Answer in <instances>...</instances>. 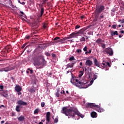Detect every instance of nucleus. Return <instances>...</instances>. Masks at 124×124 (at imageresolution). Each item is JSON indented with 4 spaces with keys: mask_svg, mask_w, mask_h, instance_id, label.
Here are the masks:
<instances>
[{
    "mask_svg": "<svg viewBox=\"0 0 124 124\" xmlns=\"http://www.w3.org/2000/svg\"><path fill=\"white\" fill-rule=\"evenodd\" d=\"M61 113H62V114H64L65 116L68 117V119H70V118H75L76 115H77V116L80 117V118H82L85 117V116L81 114L80 112L78 111L77 108L75 107H63L62 110H61Z\"/></svg>",
    "mask_w": 124,
    "mask_h": 124,
    "instance_id": "f257e3e1",
    "label": "nucleus"
},
{
    "mask_svg": "<svg viewBox=\"0 0 124 124\" xmlns=\"http://www.w3.org/2000/svg\"><path fill=\"white\" fill-rule=\"evenodd\" d=\"M93 81H94V80L92 78V80L90 81V84H88V83L85 81V80L79 81V80L76 78H74L72 77L71 79V83L79 89H87L89 86L93 85Z\"/></svg>",
    "mask_w": 124,
    "mask_h": 124,
    "instance_id": "f03ea898",
    "label": "nucleus"
},
{
    "mask_svg": "<svg viewBox=\"0 0 124 124\" xmlns=\"http://www.w3.org/2000/svg\"><path fill=\"white\" fill-rule=\"evenodd\" d=\"M86 108L95 109V110L97 111L99 113H103V112H104V109H103V108L99 107V106L95 105L94 103H87L86 105Z\"/></svg>",
    "mask_w": 124,
    "mask_h": 124,
    "instance_id": "7ed1b4c3",
    "label": "nucleus"
},
{
    "mask_svg": "<svg viewBox=\"0 0 124 124\" xmlns=\"http://www.w3.org/2000/svg\"><path fill=\"white\" fill-rule=\"evenodd\" d=\"M105 9V6L103 5H97L95 6V10L94 11L95 14H96V16L99 15L101 12L104 11Z\"/></svg>",
    "mask_w": 124,
    "mask_h": 124,
    "instance_id": "20e7f679",
    "label": "nucleus"
},
{
    "mask_svg": "<svg viewBox=\"0 0 124 124\" xmlns=\"http://www.w3.org/2000/svg\"><path fill=\"white\" fill-rule=\"evenodd\" d=\"M61 38L60 37H55L53 40L55 41V43H59V44H64L65 43V40H67V38L66 37H64V38L60 39Z\"/></svg>",
    "mask_w": 124,
    "mask_h": 124,
    "instance_id": "39448f33",
    "label": "nucleus"
},
{
    "mask_svg": "<svg viewBox=\"0 0 124 124\" xmlns=\"http://www.w3.org/2000/svg\"><path fill=\"white\" fill-rule=\"evenodd\" d=\"M103 52L104 54H107V55H109V56H113V54H114L113 50H112V48L110 47L106 48L103 51Z\"/></svg>",
    "mask_w": 124,
    "mask_h": 124,
    "instance_id": "423d86ee",
    "label": "nucleus"
},
{
    "mask_svg": "<svg viewBox=\"0 0 124 124\" xmlns=\"http://www.w3.org/2000/svg\"><path fill=\"white\" fill-rule=\"evenodd\" d=\"M95 17L96 19H97L98 20H99V21H103L101 20L102 19H104V20H106V17H105V14L104 13H102L100 15H98L97 16H96V14H95Z\"/></svg>",
    "mask_w": 124,
    "mask_h": 124,
    "instance_id": "0eeeda50",
    "label": "nucleus"
},
{
    "mask_svg": "<svg viewBox=\"0 0 124 124\" xmlns=\"http://www.w3.org/2000/svg\"><path fill=\"white\" fill-rule=\"evenodd\" d=\"M44 13V8L43 7L41 8V11H40V14H39L38 15V18H37V20L38 22H40V19H41V17H42V16L43 15Z\"/></svg>",
    "mask_w": 124,
    "mask_h": 124,
    "instance_id": "6e6552de",
    "label": "nucleus"
},
{
    "mask_svg": "<svg viewBox=\"0 0 124 124\" xmlns=\"http://www.w3.org/2000/svg\"><path fill=\"white\" fill-rule=\"evenodd\" d=\"M3 71L5 72H8V71H11V70H13L15 69V66L11 67V66L3 68H2Z\"/></svg>",
    "mask_w": 124,
    "mask_h": 124,
    "instance_id": "1a4fd4ad",
    "label": "nucleus"
},
{
    "mask_svg": "<svg viewBox=\"0 0 124 124\" xmlns=\"http://www.w3.org/2000/svg\"><path fill=\"white\" fill-rule=\"evenodd\" d=\"M78 36V33L73 32L71 34H70L68 37H66V38H67V40L70 38H74V37H77Z\"/></svg>",
    "mask_w": 124,
    "mask_h": 124,
    "instance_id": "9d476101",
    "label": "nucleus"
},
{
    "mask_svg": "<svg viewBox=\"0 0 124 124\" xmlns=\"http://www.w3.org/2000/svg\"><path fill=\"white\" fill-rule=\"evenodd\" d=\"M75 63H76V62H72L69 63L66 66V69H67V68H69V67H70L71 68H72V67L74 66V64H75Z\"/></svg>",
    "mask_w": 124,
    "mask_h": 124,
    "instance_id": "9b49d317",
    "label": "nucleus"
},
{
    "mask_svg": "<svg viewBox=\"0 0 124 124\" xmlns=\"http://www.w3.org/2000/svg\"><path fill=\"white\" fill-rule=\"evenodd\" d=\"M17 104L20 106L24 105V106H26V105H28V103L27 102H24L22 100H18L17 102Z\"/></svg>",
    "mask_w": 124,
    "mask_h": 124,
    "instance_id": "f8f14e48",
    "label": "nucleus"
},
{
    "mask_svg": "<svg viewBox=\"0 0 124 124\" xmlns=\"http://www.w3.org/2000/svg\"><path fill=\"white\" fill-rule=\"evenodd\" d=\"M50 116H51V113L50 112H47L46 114V123L50 122V120H51V118H50Z\"/></svg>",
    "mask_w": 124,
    "mask_h": 124,
    "instance_id": "ddd939ff",
    "label": "nucleus"
},
{
    "mask_svg": "<svg viewBox=\"0 0 124 124\" xmlns=\"http://www.w3.org/2000/svg\"><path fill=\"white\" fill-rule=\"evenodd\" d=\"M85 65H87L88 66H92L93 65V61L87 60L85 62Z\"/></svg>",
    "mask_w": 124,
    "mask_h": 124,
    "instance_id": "4468645a",
    "label": "nucleus"
},
{
    "mask_svg": "<svg viewBox=\"0 0 124 124\" xmlns=\"http://www.w3.org/2000/svg\"><path fill=\"white\" fill-rule=\"evenodd\" d=\"M15 91H16V92H17V93H19V92H22V87H21V86H20L19 85H16L15 87Z\"/></svg>",
    "mask_w": 124,
    "mask_h": 124,
    "instance_id": "2eb2a0df",
    "label": "nucleus"
},
{
    "mask_svg": "<svg viewBox=\"0 0 124 124\" xmlns=\"http://www.w3.org/2000/svg\"><path fill=\"white\" fill-rule=\"evenodd\" d=\"M93 62L95 65H96V66H97V67H100V64H99V62H98V61L95 58L93 59Z\"/></svg>",
    "mask_w": 124,
    "mask_h": 124,
    "instance_id": "dca6fc26",
    "label": "nucleus"
},
{
    "mask_svg": "<svg viewBox=\"0 0 124 124\" xmlns=\"http://www.w3.org/2000/svg\"><path fill=\"white\" fill-rule=\"evenodd\" d=\"M91 116L92 118H97V113L94 111H93L91 113Z\"/></svg>",
    "mask_w": 124,
    "mask_h": 124,
    "instance_id": "f3484780",
    "label": "nucleus"
},
{
    "mask_svg": "<svg viewBox=\"0 0 124 124\" xmlns=\"http://www.w3.org/2000/svg\"><path fill=\"white\" fill-rule=\"evenodd\" d=\"M101 66H102V67H103V69H105L106 70V71L109 69V68H107V65H106V64H105V63H102Z\"/></svg>",
    "mask_w": 124,
    "mask_h": 124,
    "instance_id": "a211bd4d",
    "label": "nucleus"
},
{
    "mask_svg": "<svg viewBox=\"0 0 124 124\" xmlns=\"http://www.w3.org/2000/svg\"><path fill=\"white\" fill-rule=\"evenodd\" d=\"M111 36H114V35H118L119 33H118V31H112L110 33Z\"/></svg>",
    "mask_w": 124,
    "mask_h": 124,
    "instance_id": "6ab92c4d",
    "label": "nucleus"
},
{
    "mask_svg": "<svg viewBox=\"0 0 124 124\" xmlns=\"http://www.w3.org/2000/svg\"><path fill=\"white\" fill-rule=\"evenodd\" d=\"M18 121H20V122H23V121H25V116H20L18 118Z\"/></svg>",
    "mask_w": 124,
    "mask_h": 124,
    "instance_id": "aec40b11",
    "label": "nucleus"
},
{
    "mask_svg": "<svg viewBox=\"0 0 124 124\" xmlns=\"http://www.w3.org/2000/svg\"><path fill=\"white\" fill-rule=\"evenodd\" d=\"M55 95L57 97H60V88L57 89Z\"/></svg>",
    "mask_w": 124,
    "mask_h": 124,
    "instance_id": "412c9836",
    "label": "nucleus"
},
{
    "mask_svg": "<svg viewBox=\"0 0 124 124\" xmlns=\"http://www.w3.org/2000/svg\"><path fill=\"white\" fill-rule=\"evenodd\" d=\"M53 120H54V123L55 124H58V122H59V117L57 116L55 119L54 118V117H52Z\"/></svg>",
    "mask_w": 124,
    "mask_h": 124,
    "instance_id": "4be33fe9",
    "label": "nucleus"
},
{
    "mask_svg": "<svg viewBox=\"0 0 124 124\" xmlns=\"http://www.w3.org/2000/svg\"><path fill=\"white\" fill-rule=\"evenodd\" d=\"M2 95H3V96H4V97H7V96H8V93H7V92L4 91L3 92Z\"/></svg>",
    "mask_w": 124,
    "mask_h": 124,
    "instance_id": "5701e85b",
    "label": "nucleus"
},
{
    "mask_svg": "<svg viewBox=\"0 0 124 124\" xmlns=\"http://www.w3.org/2000/svg\"><path fill=\"white\" fill-rule=\"evenodd\" d=\"M84 70L83 69L82 71H80L79 72V74L78 75L79 77H82V76H83V75L84 74Z\"/></svg>",
    "mask_w": 124,
    "mask_h": 124,
    "instance_id": "b1692460",
    "label": "nucleus"
},
{
    "mask_svg": "<svg viewBox=\"0 0 124 124\" xmlns=\"http://www.w3.org/2000/svg\"><path fill=\"white\" fill-rule=\"evenodd\" d=\"M39 108H36L34 111V115H37L38 113H39Z\"/></svg>",
    "mask_w": 124,
    "mask_h": 124,
    "instance_id": "393cba45",
    "label": "nucleus"
},
{
    "mask_svg": "<svg viewBox=\"0 0 124 124\" xmlns=\"http://www.w3.org/2000/svg\"><path fill=\"white\" fill-rule=\"evenodd\" d=\"M96 43H97V44H101V43L102 42V40H101V39L100 38H99L96 40Z\"/></svg>",
    "mask_w": 124,
    "mask_h": 124,
    "instance_id": "a878e982",
    "label": "nucleus"
},
{
    "mask_svg": "<svg viewBox=\"0 0 124 124\" xmlns=\"http://www.w3.org/2000/svg\"><path fill=\"white\" fill-rule=\"evenodd\" d=\"M76 59H75V58H74V56L71 57L69 59V61H70V62H72V61H76Z\"/></svg>",
    "mask_w": 124,
    "mask_h": 124,
    "instance_id": "bb28decb",
    "label": "nucleus"
},
{
    "mask_svg": "<svg viewBox=\"0 0 124 124\" xmlns=\"http://www.w3.org/2000/svg\"><path fill=\"white\" fill-rule=\"evenodd\" d=\"M98 75V74H97V73L95 74L93 78V80H95L97 78Z\"/></svg>",
    "mask_w": 124,
    "mask_h": 124,
    "instance_id": "cd10ccee",
    "label": "nucleus"
},
{
    "mask_svg": "<svg viewBox=\"0 0 124 124\" xmlns=\"http://www.w3.org/2000/svg\"><path fill=\"white\" fill-rule=\"evenodd\" d=\"M16 111H17V112H20V106L19 105L16 106Z\"/></svg>",
    "mask_w": 124,
    "mask_h": 124,
    "instance_id": "c85d7f7f",
    "label": "nucleus"
},
{
    "mask_svg": "<svg viewBox=\"0 0 124 124\" xmlns=\"http://www.w3.org/2000/svg\"><path fill=\"white\" fill-rule=\"evenodd\" d=\"M76 52L78 53V54H81V53H82V50L80 49H77Z\"/></svg>",
    "mask_w": 124,
    "mask_h": 124,
    "instance_id": "c756f323",
    "label": "nucleus"
},
{
    "mask_svg": "<svg viewBox=\"0 0 124 124\" xmlns=\"http://www.w3.org/2000/svg\"><path fill=\"white\" fill-rule=\"evenodd\" d=\"M18 2L20 3V4H22V5H25V4H26L25 2H21V0H18Z\"/></svg>",
    "mask_w": 124,
    "mask_h": 124,
    "instance_id": "7c9ffc66",
    "label": "nucleus"
},
{
    "mask_svg": "<svg viewBox=\"0 0 124 124\" xmlns=\"http://www.w3.org/2000/svg\"><path fill=\"white\" fill-rule=\"evenodd\" d=\"M80 42H82L83 41H86V39L85 38V37H82L80 39Z\"/></svg>",
    "mask_w": 124,
    "mask_h": 124,
    "instance_id": "2f4dec72",
    "label": "nucleus"
},
{
    "mask_svg": "<svg viewBox=\"0 0 124 124\" xmlns=\"http://www.w3.org/2000/svg\"><path fill=\"white\" fill-rule=\"evenodd\" d=\"M83 51L84 52H88V47H87V46H85L84 48H83Z\"/></svg>",
    "mask_w": 124,
    "mask_h": 124,
    "instance_id": "473e14b6",
    "label": "nucleus"
},
{
    "mask_svg": "<svg viewBox=\"0 0 124 124\" xmlns=\"http://www.w3.org/2000/svg\"><path fill=\"white\" fill-rule=\"evenodd\" d=\"M25 38H26V39L29 40V39H30V38H31V36L30 35H27L25 37Z\"/></svg>",
    "mask_w": 124,
    "mask_h": 124,
    "instance_id": "72a5a7b5",
    "label": "nucleus"
},
{
    "mask_svg": "<svg viewBox=\"0 0 124 124\" xmlns=\"http://www.w3.org/2000/svg\"><path fill=\"white\" fill-rule=\"evenodd\" d=\"M101 47L103 49H105V47H106V45L104 44H102Z\"/></svg>",
    "mask_w": 124,
    "mask_h": 124,
    "instance_id": "f704fd0d",
    "label": "nucleus"
},
{
    "mask_svg": "<svg viewBox=\"0 0 124 124\" xmlns=\"http://www.w3.org/2000/svg\"><path fill=\"white\" fill-rule=\"evenodd\" d=\"M41 105L42 107H44L45 106V103L44 102H41Z\"/></svg>",
    "mask_w": 124,
    "mask_h": 124,
    "instance_id": "c9c22d12",
    "label": "nucleus"
},
{
    "mask_svg": "<svg viewBox=\"0 0 124 124\" xmlns=\"http://www.w3.org/2000/svg\"><path fill=\"white\" fill-rule=\"evenodd\" d=\"M91 53H92V49H90L89 51L85 52V54L87 55V54H91Z\"/></svg>",
    "mask_w": 124,
    "mask_h": 124,
    "instance_id": "e433bc0d",
    "label": "nucleus"
},
{
    "mask_svg": "<svg viewBox=\"0 0 124 124\" xmlns=\"http://www.w3.org/2000/svg\"><path fill=\"white\" fill-rule=\"evenodd\" d=\"M28 70H29V71H30L31 74H32V73H33V71L32 70H31V69L28 68Z\"/></svg>",
    "mask_w": 124,
    "mask_h": 124,
    "instance_id": "4c0bfd02",
    "label": "nucleus"
},
{
    "mask_svg": "<svg viewBox=\"0 0 124 124\" xmlns=\"http://www.w3.org/2000/svg\"><path fill=\"white\" fill-rule=\"evenodd\" d=\"M26 45H27V43L23 44V46H21V48L24 49V48H25V47H26Z\"/></svg>",
    "mask_w": 124,
    "mask_h": 124,
    "instance_id": "58836bf2",
    "label": "nucleus"
},
{
    "mask_svg": "<svg viewBox=\"0 0 124 124\" xmlns=\"http://www.w3.org/2000/svg\"><path fill=\"white\" fill-rule=\"evenodd\" d=\"M106 65H108V67H111V65H110V63L109 62H107Z\"/></svg>",
    "mask_w": 124,
    "mask_h": 124,
    "instance_id": "ea45409f",
    "label": "nucleus"
},
{
    "mask_svg": "<svg viewBox=\"0 0 124 124\" xmlns=\"http://www.w3.org/2000/svg\"><path fill=\"white\" fill-rule=\"evenodd\" d=\"M112 29H116V28H117V25H113L112 26Z\"/></svg>",
    "mask_w": 124,
    "mask_h": 124,
    "instance_id": "a19ab883",
    "label": "nucleus"
},
{
    "mask_svg": "<svg viewBox=\"0 0 124 124\" xmlns=\"http://www.w3.org/2000/svg\"><path fill=\"white\" fill-rule=\"evenodd\" d=\"M60 93H61V94H62V93L63 94H65V92H64V91L63 90L60 92Z\"/></svg>",
    "mask_w": 124,
    "mask_h": 124,
    "instance_id": "79ce46f5",
    "label": "nucleus"
},
{
    "mask_svg": "<svg viewBox=\"0 0 124 124\" xmlns=\"http://www.w3.org/2000/svg\"><path fill=\"white\" fill-rule=\"evenodd\" d=\"M80 25H77V26H76V27H75V29H79V28H80Z\"/></svg>",
    "mask_w": 124,
    "mask_h": 124,
    "instance_id": "37998d69",
    "label": "nucleus"
},
{
    "mask_svg": "<svg viewBox=\"0 0 124 124\" xmlns=\"http://www.w3.org/2000/svg\"><path fill=\"white\" fill-rule=\"evenodd\" d=\"M46 55L48 57L50 56V53L49 52L46 53Z\"/></svg>",
    "mask_w": 124,
    "mask_h": 124,
    "instance_id": "c03bdc74",
    "label": "nucleus"
},
{
    "mask_svg": "<svg viewBox=\"0 0 124 124\" xmlns=\"http://www.w3.org/2000/svg\"><path fill=\"white\" fill-rule=\"evenodd\" d=\"M43 28H47V24H45L43 26Z\"/></svg>",
    "mask_w": 124,
    "mask_h": 124,
    "instance_id": "a18cd8bd",
    "label": "nucleus"
},
{
    "mask_svg": "<svg viewBox=\"0 0 124 124\" xmlns=\"http://www.w3.org/2000/svg\"><path fill=\"white\" fill-rule=\"evenodd\" d=\"M52 57L53 58H56V54L53 53V54H52Z\"/></svg>",
    "mask_w": 124,
    "mask_h": 124,
    "instance_id": "49530a36",
    "label": "nucleus"
},
{
    "mask_svg": "<svg viewBox=\"0 0 124 124\" xmlns=\"http://www.w3.org/2000/svg\"><path fill=\"white\" fill-rule=\"evenodd\" d=\"M34 65H39V63H35V62H34Z\"/></svg>",
    "mask_w": 124,
    "mask_h": 124,
    "instance_id": "de8ad7c7",
    "label": "nucleus"
},
{
    "mask_svg": "<svg viewBox=\"0 0 124 124\" xmlns=\"http://www.w3.org/2000/svg\"><path fill=\"white\" fill-rule=\"evenodd\" d=\"M0 90H3V86L0 85Z\"/></svg>",
    "mask_w": 124,
    "mask_h": 124,
    "instance_id": "09e8293b",
    "label": "nucleus"
},
{
    "mask_svg": "<svg viewBox=\"0 0 124 124\" xmlns=\"http://www.w3.org/2000/svg\"><path fill=\"white\" fill-rule=\"evenodd\" d=\"M80 18L82 19H84V18H85V16L83 15V16H81Z\"/></svg>",
    "mask_w": 124,
    "mask_h": 124,
    "instance_id": "8fccbe9b",
    "label": "nucleus"
},
{
    "mask_svg": "<svg viewBox=\"0 0 124 124\" xmlns=\"http://www.w3.org/2000/svg\"><path fill=\"white\" fill-rule=\"evenodd\" d=\"M20 14H21V16H23V15H24V12H22V11H20Z\"/></svg>",
    "mask_w": 124,
    "mask_h": 124,
    "instance_id": "3c124183",
    "label": "nucleus"
},
{
    "mask_svg": "<svg viewBox=\"0 0 124 124\" xmlns=\"http://www.w3.org/2000/svg\"><path fill=\"white\" fill-rule=\"evenodd\" d=\"M21 94H22V93L19 92L18 93V95H21Z\"/></svg>",
    "mask_w": 124,
    "mask_h": 124,
    "instance_id": "603ef678",
    "label": "nucleus"
},
{
    "mask_svg": "<svg viewBox=\"0 0 124 124\" xmlns=\"http://www.w3.org/2000/svg\"><path fill=\"white\" fill-rule=\"evenodd\" d=\"M12 116H16L15 113H14V112H12Z\"/></svg>",
    "mask_w": 124,
    "mask_h": 124,
    "instance_id": "864d4df0",
    "label": "nucleus"
},
{
    "mask_svg": "<svg viewBox=\"0 0 124 124\" xmlns=\"http://www.w3.org/2000/svg\"><path fill=\"white\" fill-rule=\"evenodd\" d=\"M3 71L2 68L0 69V72H2Z\"/></svg>",
    "mask_w": 124,
    "mask_h": 124,
    "instance_id": "5fc2aeb1",
    "label": "nucleus"
},
{
    "mask_svg": "<svg viewBox=\"0 0 124 124\" xmlns=\"http://www.w3.org/2000/svg\"><path fill=\"white\" fill-rule=\"evenodd\" d=\"M121 23H122L123 24H124V19H123L122 20Z\"/></svg>",
    "mask_w": 124,
    "mask_h": 124,
    "instance_id": "6e6d98bb",
    "label": "nucleus"
},
{
    "mask_svg": "<svg viewBox=\"0 0 124 124\" xmlns=\"http://www.w3.org/2000/svg\"><path fill=\"white\" fill-rule=\"evenodd\" d=\"M11 79L12 80H14V77H11Z\"/></svg>",
    "mask_w": 124,
    "mask_h": 124,
    "instance_id": "4d7b16f0",
    "label": "nucleus"
},
{
    "mask_svg": "<svg viewBox=\"0 0 124 124\" xmlns=\"http://www.w3.org/2000/svg\"><path fill=\"white\" fill-rule=\"evenodd\" d=\"M38 28V25H36L35 26H33V28Z\"/></svg>",
    "mask_w": 124,
    "mask_h": 124,
    "instance_id": "13d9d810",
    "label": "nucleus"
},
{
    "mask_svg": "<svg viewBox=\"0 0 124 124\" xmlns=\"http://www.w3.org/2000/svg\"><path fill=\"white\" fill-rule=\"evenodd\" d=\"M121 33H124V31H120Z\"/></svg>",
    "mask_w": 124,
    "mask_h": 124,
    "instance_id": "bf43d9fd",
    "label": "nucleus"
},
{
    "mask_svg": "<svg viewBox=\"0 0 124 124\" xmlns=\"http://www.w3.org/2000/svg\"><path fill=\"white\" fill-rule=\"evenodd\" d=\"M80 65H81V66L83 65V62H80Z\"/></svg>",
    "mask_w": 124,
    "mask_h": 124,
    "instance_id": "052dcab7",
    "label": "nucleus"
},
{
    "mask_svg": "<svg viewBox=\"0 0 124 124\" xmlns=\"http://www.w3.org/2000/svg\"><path fill=\"white\" fill-rule=\"evenodd\" d=\"M31 93H32V92L34 93V92H35V90H32L31 91Z\"/></svg>",
    "mask_w": 124,
    "mask_h": 124,
    "instance_id": "680f3d73",
    "label": "nucleus"
},
{
    "mask_svg": "<svg viewBox=\"0 0 124 124\" xmlns=\"http://www.w3.org/2000/svg\"><path fill=\"white\" fill-rule=\"evenodd\" d=\"M29 46H27L25 47V48H24V50H26V49H27V48H28L29 47Z\"/></svg>",
    "mask_w": 124,
    "mask_h": 124,
    "instance_id": "e2e57ef3",
    "label": "nucleus"
},
{
    "mask_svg": "<svg viewBox=\"0 0 124 124\" xmlns=\"http://www.w3.org/2000/svg\"><path fill=\"white\" fill-rule=\"evenodd\" d=\"M1 124H4V121H2L1 122Z\"/></svg>",
    "mask_w": 124,
    "mask_h": 124,
    "instance_id": "0e129e2a",
    "label": "nucleus"
},
{
    "mask_svg": "<svg viewBox=\"0 0 124 124\" xmlns=\"http://www.w3.org/2000/svg\"><path fill=\"white\" fill-rule=\"evenodd\" d=\"M9 2L10 3V4H11V0H9Z\"/></svg>",
    "mask_w": 124,
    "mask_h": 124,
    "instance_id": "69168bd1",
    "label": "nucleus"
},
{
    "mask_svg": "<svg viewBox=\"0 0 124 124\" xmlns=\"http://www.w3.org/2000/svg\"><path fill=\"white\" fill-rule=\"evenodd\" d=\"M122 35H119V37L120 38H122Z\"/></svg>",
    "mask_w": 124,
    "mask_h": 124,
    "instance_id": "338daca9",
    "label": "nucleus"
},
{
    "mask_svg": "<svg viewBox=\"0 0 124 124\" xmlns=\"http://www.w3.org/2000/svg\"><path fill=\"white\" fill-rule=\"evenodd\" d=\"M66 93H67L68 94L69 93V92H68V91H66Z\"/></svg>",
    "mask_w": 124,
    "mask_h": 124,
    "instance_id": "774afa93",
    "label": "nucleus"
}]
</instances>
